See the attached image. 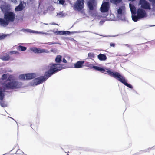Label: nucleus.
Segmentation results:
<instances>
[{"label": "nucleus", "mask_w": 155, "mask_h": 155, "mask_svg": "<svg viewBox=\"0 0 155 155\" xmlns=\"http://www.w3.org/2000/svg\"><path fill=\"white\" fill-rule=\"evenodd\" d=\"M43 24H45V25H48V24H45V23H44Z\"/></svg>", "instance_id": "obj_43"}, {"label": "nucleus", "mask_w": 155, "mask_h": 155, "mask_svg": "<svg viewBox=\"0 0 155 155\" xmlns=\"http://www.w3.org/2000/svg\"><path fill=\"white\" fill-rule=\"evenodd\" d=\"M129 7L132 14V18L133 16H135L137 13L136 9L135 7L131 3L129 4Z\"/></svg>", "instance_id": "obj_15"}, {"label": "nucleus", "mask_w": 155, "mask_h": 155, "mask_svg": "<svg viewBox=\"0 0 155 155\" xmlns=\"http://www.w3.org/2000/svg\"><path fill=\"white\" fill-rule=\"evenodd\" d=\"M25 31L28 32L32 33H37V32H38V31H35L33 30L29 29H26L25 30Z\"/></svg>", "instance_id": "obj_28"}, {"label": "nucleus", "mask_w": 155, "mask_h": 155, "mask_svg": "<svg viewBox=\"0 0 155 155\" xmlns=\"http://www.w3.org/2000/svg\"><path fill=\"white\" fill-rule=\"evenodd\" d=\"M31 0H30V1H31Z\"/></svg>", "instance_id": "obj_46"}, {"label": "nucleus", "mask_w": 155, "mask_h": 155, "mask_svg": "<svg viewBox=\"0 0 155 155\" xmlns=\"http://www.w3.org/2000/svg\"><path fill=\"white\" fill-rule=\"evenodd\" d=\"M84 62V61H77L74 64V68H81Z\"/></svg>", "instance_id": "obj_17"}, {"label": "nucleus", "mask_w": 155, "mask_h": 155, "mask_svg": "<svg viewBox=\"0 0 155 155\" xmlns=\"http://www.w3.org/2000/svg\"><path fill=\"white\" fill-rule=\"evenodd\" d=\"M98 58L101 61H105L107 59V57L105 55L101 54H100L98 56Z\"/></svg>", "instance_id": "obj_20"}, {"label": "nucleus", "mask_w": 155, "mask_h": 155, "mask_svg": "<svg viewBox=\"0 0 155 155\" xmlns=\"http://www.w3.org/2000/svg\"><path fill=\"white\" fill-rule=\"evenodd\" d=\"M56 34L59 35H69L72 32L68 31H58L54 32Z\"/></svg>", "instance_id": "obj_18"}, {"label": "nucleus", "mask_w": 155, "mask_h": 155, "mask_svg": "<svg viewBox=\"0 0 155 155\" xmlns=\"http://www.w3.org/2000/svg\"><path fill=\"white\" fill-rule=\"evenodd\" d=\"M70 59V57L68 56H65L63 59V62L64 63H66L67 62V59L68 61H70L69 60Z\"/></svg>", "instance_id": "obj_23"}, {"label": "nucleus", "mask_w": 155, "mask_h": 155, "mask_svg": "<svg viewBox=\"0 0 155 155\" xmlns=\"http://www.w3.org/2000/svg\"><path fill=\"white\" fill-rule=\"evenodd\" d=\"M146 16L145 11L141 8H139L137 10V15L133 16L132 20L134 22H137L138 19H141Z\"/></svg>", "instance_id": "obj_5"}, {"label": "nucleus", "mask_w": 155, "mask_h": 155, "mask_svg": "<svg viewBox=\"0 0 155 155\" xmlns=\"http://www.w3.org/2000/svg\"><path fill=\"white\" fill-rule=\"evenodd\" d=\"M149 1L152 2L153 5H154L155 4V0H149Z\"/></svg>", "instance_id": "obj_36"}, {"label": "nucleus", "mask_w": 155, "mask_h": 155, "mask_svg": "<svg viewBox=\"0 0 155 155\" xmlns=\"http://www.w3.org/2000/svg\"><path fill=\"white\" fill-rule=\"evenodd\" d=\"M85 66L86 67L89 68H93L96 70L101 71L102 73H104L106 72L107 74L109 75V71H110L109 69H104L99 67L94 66L93 65V64H91L89 62H87L85 63Z\"/></svg>", "instance_id": "obj_6"}, {"label": "nucleus", "mask_w": 155, "mask_h": 155, "mask_svg": "<svg viewBox=\"0 0 155 155\" xmlns=\"http://www.w3.org/2000/svg\"><path fill=\"white\" fill-rule=\"evenodd\" d=\"M25 74H22L19 76V78L20 80H24L26 79V78H25Z\"/></svg>", "instance_id": "obj_25"}, {"label": "nucleus", "mask_w": 155, "mask_h": 155, "mask_svg": "<svg viewBox=\"0 0 155 155\" xmlns=\"http://www.w3.org/2000/svg\"><path fill=\"white\" fill-rule=\"evenodd\" d=\"M11 1L12 2H13L14 3H16L17 2L16 0H11Z\"/></svg>", "instance_id": "obj_38"}, {"label": "nucleus", "mask_w": 155, "mask_h": 155, "mask_svg": "<svg viewBox=\"0 0 155 155\" xmlns=\"http://www.w3.org/2000/svg\"><path fill=\"white\" fill-rule=\"evenodd\" d=\"M30 49L31 51L35 53L38 54L42 53H48L49 52L48 50H45V49L37 48L35 47L31 48Z\"/></svg>", "instance_id": "obj_11"}, {"label": "nucleus", "mask_w": 155, "mask_h": 155, "mask_svg": "<svg viewBox=\"0 0 155 155\" xmlns=\"http://www.w3.org/2000/svg\"><path fill=\"white\" fill-rule=\"evenodd\" d=\"M110 2L116 4L120 2L122 0H110Z\"/></svg>", "instance_id": "obj_26"}, {"label": "nucleus", "mask_w": 155, "mask_h": 155, "mask_svg": "<svg viewBox=\"0 0 155 155\" xmlns=\"http://www.w3.org/2000/svg\"><path fill=\"white\" fill-rule=\"evenodd\" d=\"M10 71V72H12V71Z\"/></svg>", "instance_id": "obj_45"}, {"label": "nucleus", "mask_w": 155, "mask_h": 155, "mask_svg": "<svg viewBox=\"0 0 155 155\" xmlns=\"http://www.w3.org/2000/svg\"><path fill=\"white\" fill-rule=\"evenodd\" d=\"M104 22V21H100V23H101V22H102L103 23V22Z\"/></svg>", "instance_id": "obj_42"}, {"label": "nucleus", "mask_w": 155, "mask_h": 155, "mask_svg": "<svg viewBox=\"0 0 155 155\" xmlns=\"http://www.w3.org/2000/svg\"><path fill=\"white\" fill-rule=\"evenodd\" d=\"M2 90V89L0 88V105L2 107H6L7 106V104L3 101L5 94L3 92Z\"/></svg>", "instance_id": "obj_9"}, {"label": "nucleus", "mask_w": 155, "mask_h": 155, "mask_svg": "<svg viewBox=\"0 0 155 155\" xmlns=\"http://www.w3.org/2000/svg\"><path fill=\"white\" fill-rule=\"evenodd\" d=\"M4 8V5H1V9L2 10V11L3 12H5L6 11L5 9Z\"/></svg>", "instance_id": "obj_32"}, {"label": "nucleus", "mask_w": 155, "mask_h": 155, "mask_svg": "<svg viewBox=\"0 0 155 155\" xmlns=\"http://www.w3.org/2000/svg\"><path fill=\"white\" fill-rule=\"evenodd\" d=\"M17 49L18 50L24 51L26 50V48L21 45H19L17 47Z\"/></svg>", "instance_id": "obj_21"}, {"label": "nucleus", "mask_w": 155, "mask_h": 155, "mask_svg": "<svg viewBox=\"0 0 155 155\" xmlns=\"http://www.w3.org/2000/svg\"><path fill=\"white\" fill-rule=\"evenodd\" d=\"M37 34H45L46 35H48V34L47 33H45V32H42L38 31V32H37Z\"/></svg>", "instance_id": "obj_34"}, {"label": "nucleus", "mask_w": 155, "mask_h": 155, "mask_svg": "<svg viewBox=\"0 0 155 155\" xmlns=\"http://www.w3.org/2000/svg\"><path fill=\"white\" fill-rule=\"evenodd\" d=\"M64 14L63 13V12H60L59 13H57V16L58 17H62L64 16Z\"/></svg>", "instance_id": "obj_27"}, {"label": "nucleus", "mask_w": 155, "mask_h": 155, "mask_svg": "<svg viewBox=\"0 0 155 155\" xmlns=\"http://www.w3.org/2000/svg\"><path fill=\"white\" fill-rule=\"evenodd\" d=\"M94 54H93L92 53H89L88 54V56L90 57H94Z\"/></svg>", "instance_id": "obj_35"}, {"label": "nucleus", "mask_w": 155, "mask_h": 155, "mask_svg": "<svg viewBox=\"0 0 155 155\" xmlns=\"http://www.w3.org/2000/svg\"><path fill=\"white\" fill-rule=\"evenodd\" d=\"M15 14L13 12L7 11L4 14V18H0V25L5 26L8 25L9 22H12L14 20Z\"/></svg>", "instance_id": "obj_3"}, {"label": "nucleus", "mask_w": 155, "mask_h": 155, "mask_svg": "<svg viewBox=\"0 0 155 155\" xmlns=\"http://www.w3.org/2000/svg\"><path fill=\"white\" fill-rule=\"evenodd\" d=\"M8 76H9V74L8 73L4 74L3 75H2V79L3 80L6 79L7 78H8Z\"/></svg>", "instance_id": "obj_24"}, {"label": "nucleus", "mask_w": 155, "mask_h": 155, "mask_svg": "<svg viewBox=\"0 0 155 155\" xmlns=\"http://www.w3.org/2000/svg\"><path fill=\"white\" fill-rule=\"evenodd\" d=\"M97 5V3L95 0H90L88 2V7L91 10L93 9Z\"/></svg>", "instance_id": "obj_13"}, {"label": "nucleus", "mask_w": 155, "mask_h": 155, "mask_svg": "<svg viewBox=\"0 0 155 155\" xmlns=\"http://www.w3.org/2000/svg\"><path fill=\"white\" fill-rule=\"evenodd\" d=\"M126 45H127V46H128V45L127 44Z\"/></svg>", "instance_id": "obj_44"}, {"label": "nucleus", "mask_w": 155, "mask_h": 155, "mask_svg": "<svg viewBox=\"0 0 155 155\" xmlns=\"http://www.w3.org/2000/svg\"><path fill=\"white\" fill-rule=\"evenodd\" d=\"M109 75L113 77L128 87L132 88V86L126 82L127 81L125 77L121 75L119 73L117 72H113L111 71H109Z\"/></svg>", "instance_id": "obj_4"}, {"label": "nucleus", "mask_w": 155, "mask_h": 155, "mask_svg": "<svg viewBox=\"0 0 155 155\" xmlns=\"http://www.w3.org/2000/svg\"><path fill=\"white\" fill-rule=\"evenodd\" d=\"M56 44L55 43L49 42L48 44L49 45H51L54 44Z\"/></svg>", "instance_id": "obj_39"}, {"label": "nucleus", "mask_w": 155, "mask_h": 155, "mask_svg": "<svg viewBox=\"0 0 155 155\" xmlns=\"http://www.w3.org/2000/svg\"><path fill=\"white\" fill-rule=\"evenodd\" d=\"M84 0H77L74 5V8L75 10H81L83 8Z\"/></svg>", "instance_id": "obj_7"}, {"label": "nucleus", "mask_w": 155, "mask_h": 155, "mask_svg": "<svg viewBox=\"0 0 155 155\" xmlns=\"http://www.w3.org/2000/svg\"><path fill=\"white\" fill-rule=\"evenodd\" d=\"M26 80H30L35 78L36 74L35 73H28L25 74Z\"/></svg>", "instance_id": "obj_16"}, {"label": "nucleus", "mask_w": 155, "mask_h": 155, "mask_svg": "<svg viewBox=\"0 0 155 155\" xmlns=\"http://www.w3.org/2000/svg\"><path fill=\"white\" fill-rule=\"evenodd\" d=\"M22 85L21 82L17 81H7L3 84L2 88L0 87V88L2 89L3 92L5 93L7 91L6 90L18 89L20 88Z\"/></svg>", "instance_id": "obj_2"}, {"label": "nucleus", "mask_w": 155, "mask_h": 155, "mask_svg": "<svg viewBox=\"0 0 155 155\" xmlns=\"http://www.w3.org/2000/svg\"><path fill=\"white\" fill-rule=\"evenodd\" d=\"M64 0H60L59 1V3L60 4H63L64 3Z\"/></svg>", "instance_id": "obj_33"}, {"label": "nucleus", "mask_w": 155, "mask_h": 155, "mask_svg": "<svg viewBox=\"0 0 155 155\" xmlns=\"http://www.w3.org/2000/svg\"><path fill=\"white\" fill-rule=\"evenodd\" d=\"M0 58L4 61H8L10 58V57L8 54H2L0 56Z\"/></svg>", "instance_id": "obj_19"}, {"label": "nucleus", "mask_w": 155, "mask_h": 155, "mask_svg": "<svg viewBox=\"0 0 155 155\" xmlns=\"http://www.w3.org/2000/svg\"><path fill=\"white\" fill-rule=\"evenodd\" d=\"M26 5V4L24 2H21L18 6H17L15 8L16 11H20L23 9Z\"/></svg>", "instance_id": "obj_14"}, {"label": "nucleus", "mask_w": 155, "mask_h": 155, "mask_svg": "<svg viewBox=\"0 0 155 155\" xmlns=\"http://www.w3.org/2000/svg\"><path fill=\"white\" fill-rule=\"evenodd\" d=\"M155 26V25H153L150 26V27H151V26Z\"/></svg>", "instance_id": "obj_41"}, {"label": "nucleus", "mask_w": 155, "mask_h": 155, "mask_svg": "<svg viewBox=\"0 0 155 155\" xmlns=\"http://www.w3.org/2000/svg\"><path fill=\"white\" fill-rule=\"evenodd\" d=\"M92 61H94V60H93V59H91V62L92 63H93Z\"/></svg>", "instance_id": "obj_40"}, {"label": "nucleus", "mask_w": 155, "mask_h": 155, "mask_svg": "<svg viewBox=\"0 0 155 155\" xmlns=\"http://www.w3.org/2000/svg\"><path fill=\"white\" fill-rule=\"evenodd\" d=\"M124 11V7H121L117 10L116 15L117 17L119 19L123 20L125 18L123 12Z\"/></svg>", "instance_id": "obj_8"}, {"label": "nucleus", "mask_w": 155, "mask_h": 155, "mask_svg": "<svg viewBox=\"0 0 155 155\" xmlns=\"http://www.w3.org/2000/svg\"><path fill=\"white\" fill-rule=\"evenodd\" d=\"M13 78V76L12 75L9 74V76L8 78V81H10Z\"/></svg>", "instance_id": "obj_29"}, {"label": "nucleus", "mask_w": 155, "mask_h": 155, "mask_svg": "<svg viewBox=\"0 0 155 155\" xmlns=\"http://www.w3.org/2000/svg\"><path fill=\"white\" fill-rule=\"evenodd\" d=\"M65 67L63 65L60 64H51L48 66L49 71L45 73V75L35 78L30 83V84L33 86L38 85L42 83L52 75L57 72L64 68Z\"/></svg>", "instance_id": "obj_1"}, {"label": "nucleus", "mask_w": 155, "mask_h": 155, "mask_svg": "<svg viewBox=\"0 0 155 155\" xmlns=\"http://www.w3.org/2000/svg\"><path fill=\"white\" fill-rule=\"evenodd\" d=\"M139 4L141 5V7L146 9H150V5L145 0H140Z\"/></svg>", "instance_id": "obj_12"}, {"label": "nucleus", "mask_w": 155, "mask_h": 155, "mask_svg": "<svg viewBox=\"0 0 155 155\" xmlns=\"http://www.w3.org/2000/svg\"><path fill=\"white\" fill-rule=\"evenodd\" d=\"M110 45L111 46L114 47L115 45V44L114 43H110Z\"/></svg>", "instance_id": "obj_37"}, {"label": "nucleus", "mask_w": 155, "mask_h": 155, "mask_svg": "<svg viewBox=\"0 0 155 155\" xmlns=\"http://www.w3.org/2000/svg\"><path fill=\"white\" fill-rule=\"evenodd\" d=\"M6 35L5 34H0V40L3 39Z\"/></svg>", "instance_id": "obj_30"}, {"label": "nucleus", "mask_w": 155, "mask_h": 155, "mask_svg": "<svg viewBox=\"0 0 155 155\" xmlns=\"http://www.w3.org/2000/svg\"><path fill=\"white\" fill-rule=\"evenodd\" d=\"M110 7L109 2H106L103 3L100 8L101 11L103 12H106L108 11Z\"/></svg>", "instance_id": "obj_10"}, {"label": "nucleus", "mask_w": 155, "mask_h": 155, "mask_svg": "<svg viewBox=\"0 0 155 155\" xmlns=\"http://www.w3.org/2000/svg\"><path fill=\"white\" fill-rule=\"evenodd\" d=\"M61 56L60 55H57L55 58V61L57 63L60 62L61 61Z\"/></svg>", "instance_id": "obj_22"}, {"label": "nucleus", "mask_w": 155, "mask_h": 155, "mask_svg": "<svg viewBox=\"0 0 155 155\" xmlns=\"http://www.w3.org/2000/svg\"><path fill=\"white\" fill-rule=\"evenodd\" d=\"M9 53L11 54H16L17 53H18V52L16 51H11L9 52Z\"/></svg>", "instance_id": "obj_31"}]
</instances>
